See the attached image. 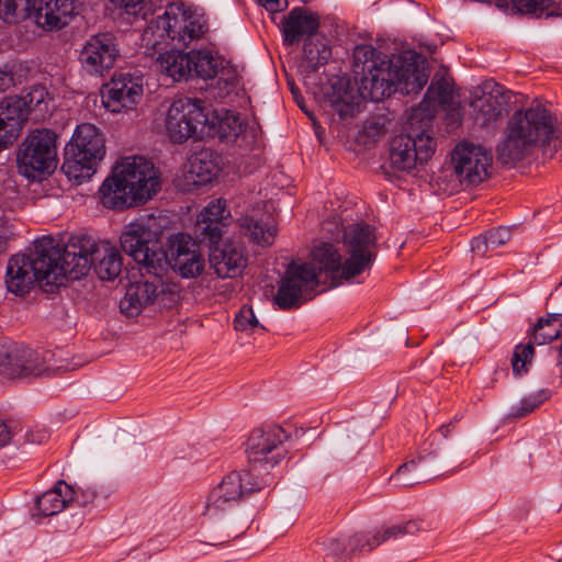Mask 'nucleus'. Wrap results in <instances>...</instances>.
<instances>
[{
	"label": "nucleus",
	"instance_id": "f257e3e1",
	"mask_svg": "<svg viewBox=\"0 0 562 562\" xmlns=\"http://www.w3.org/2000/svg\"><path fill=\"white\" fill-rule=\"evenodd\" d=\"M358 91L362 99L380 102L394 92L417 93L427 83L429 74L425 59L412 52L386 59L371 45H358L353 50Z\"/></svg>",
	"mask_w": 562,
	"mask_h": 562
},
{
	"label": "nucleus",
	"instance_id": "f03ea898",
	"mask_svg": "<svg viewBox=\"0 0 562 562\" xmlns=\"http://www.w3.org/2000/svg\"><path fill=\"white\" fill-rule=\"evenodd\" d=\"M269 485L270 477L255 480L248 470L226 474L206 496L202 512L207 521L203 542L221 546L241 536L247 527V520L231 518L228 514L245 496Z\"/></svg>",
	"mask_w": 562,
	"mask_h": 562
},
{
	"label": "nucleus",
	"instance_id": "7ed1b4c3",
	"mask_svg": "<svg viewBox=\"0 0 562 562\" xmlns=\"http://www.w3.org/2000/svg\"><path fill=\"white\" fill-rule=\"evenodd\" d=\"M538 146L549 159L562 148L555 120L540 105L518 110L509 117L496 147L497 158L502 164H516L530 156Z\"/></svg>",
	"mask_w": 562,
	"mask_h": 562
},
{
	"label": "nucleus",
	"instance_id": "20e7f679",
	"mask_svg": "<svg viewBox=\"0 0 562 562\" xmlns=\"http://www.w3.org/2000/svg\"><path fill=\"white\" fill-rule=\"evenodd\" d=\"M159 177L151 161L139 156L122 158L99 192L105 207L123 210L147 202L159 189Z\"/></svg>",
	"mask_w": 562,
	"mask_h": 562
},
{
	"label": "nucleus",
	"instance_id": "39448f33",
	"mask_svg": "<svg viewBox=\"0 0 562 562\" xmlns=\"http://www.w3.org/2000/svg\"><path fill=\"white\" fill-rule=\"evenodd\" d=\"M375 241L372 226L363 222L355 223L344 234V245L348 254L344 263L337 249L327 243L316 246L312 258L318 270L330 278L333 284H339L340 280L349 281L371 267L375 257Z\"/></svg>",
	"mask_w": 562,
	"mask_h": 562
},
{
	"label": "nucleus",
	"instance_id": "423d86ee",
	"mask_svg": "<svg viewBox=\"0 0 562 562\" xmlns=\"http://www.w3.org/2000/svg\"><path fill=\"white\" fill-rule=\"evenodd\" d=\"M65 281L61 249L53 238H42L31 256L14 255L9 259L5 284L8 291L24 295L35 282L40 286H59Z\"/></svg>",
	"mask_w": 562,
	"mask_h": 562
},
{
	"label": "nucleus",
	"instance_id": "0eeeda50",
	"mask_svg": "<svg viewBox=\"0 0 562 562\" xmlns=\"http://www.w3.org/2000/svg\"><path fill=\"white\" fill-rule=\"evenodd\" d=\"M65 279L78 280L93 266L101 280L112 281L122 271L120 251L109 243L98 244L85 235L71 236L61 249Z\"/></svg>",
	"mask_w": 562,
	"mask_h": 562
},
{
	"label": "nucleus",
	"instance_id": "6e6552de",
	"mask_svg": "<svg viewBox=\"0 0 562 562\" xmlns=\"http://www.w3.org/2000/svg\"><path fill=\"white\" fill-rule=\"evenodd\" d=\"M122 249L138 265L140 276L165 277L168 272L167 252L154 218L127 224L120 237Z\"/></svg>",
	"mask_w": 562,
	"mask_h": 562
},
{
	"label": "nucleus",
	"instance_id": "1a4fd4ad",
	"mask_svg": "<svg viewBox=\"0 0 562 562\" xmlns=\"http://www.w3.org/2000/svg\"><path fill=\"white\" fill-rule=\"evenodd\" d=\"M209 26L206 20L196 11L182 3H172L164 14L154 19L144 32L147 45L156 47L165 41L175 45L189 46L204 37Z\"/></svg>",
	"mask_w": 562,
	"mask_h": 562
},
{
	"label": "nucleus",
	"instance_id": "9d476101",
	"mask_svg": "<svg viewBox=\"0 0 562 562\" xmlns=\"http://www.w3.org/2000/svg\"><path fill=\"white\" fill-rule=\"evenodd\" d=\"M104 155L103 134L95 125L82 123L77 126L71 140L66 146L61 169L69 180L82 183L94 175Z\"/></svg>",
	"mask_w": 562,
	"mask_h": 562
},
{
	"label": "nucleus",
	"instance_id": "9b49d317",
	"mask_svg": "<svg viewBox=\"0 0 562 562\" xmlns=\"http://www.w3.org/2000/svg\"><path fill=\"white\" fill-rule=\"evenodd\" d=\"M56 135L49 130L30 133L16 154L18 171L30 180H38L56 168Z\"/></svg>",
	"mask_w": 562,
	"mask_h": 562
},
{
	"label": "nucleus",
	"instance_id": "f8f14e48",
	"mask_svg": "<svg viewBox=\"0 0 562 562\" xmlns=\"http://www.w3.org/2000/svg\"><path fill=\"white\" fill-rule=\"evenodd\" d=\"M210 121L204 101L179 98L175 100L166 114L165 128L173 143H183L189 138H199Z\"/></svg>",
	"mask_w": 562,
	"mask_h": 562
},
{
	"label": "nucleus",
	"instance_id": "ddd939ff",
	"mask_svg": "<svg viewBox=\"0 0 562 562\" xmlns=\"http://www.w3.org/2000/svg\"><path fill=\"white\" fill-rule=\"evenodd\" d=\"M435 148L436 140L427 131L396 135L390 144V166L397 171L414 172L428 162Z\"/></svg>",
	"mask_w": 562,
	"mask_h": 562
},
{
	"label": "nucleus",
	"instance_id": "4468645a",
	"mask_svg": "<svg viewBox=\"0 0 562 562\" xmlns=\"http://www.w3.org/2000/svg\"><path fill=\"white\" fill-rule=\"evenodd\" d=\"M312 263L289 265L284 276L279 283L278 292L274 296V303L281 310L296 308L305 301V293L319 284L318 276L322 271Z\"/></svg>",
	"mask_w": 562,
	"mask_h": 562
},
{
	"label": "nucleus",
	"instance_id": "2eb2a0df",
	"mask_svg": "<svg viewBox=\"0 0 562 562\" xmlns=\"http://www.w3.org/2000/svg\"><path fill=\"white\" fill-rule=\"evenodd\" d=\"M451 164L459 183L469 187L482 183L491 176L493 157L485 147L463 142L454 147Z\"/></svg>",
	"mask_w": 562,
	"mask_h": 562
},
{
	"label": "nucleus",
	"instance_id": "dca6fc26",
	"mask_svg": "<svg viewBox=\"0 0 562 562\" xmlns=\"http://www.w3.org/2000/svg\"><path fill=\"white\" fill-rule=\"evenodd\" d=\"M288 434L280 426L256 428L249 435L246 442L248 462L254 467L273 468L285 454L282 443L288 439Z\"/></svg>",
	"mask_w": 562,
	"mask_h": 562
},
{
	"label": "nucleus",
	"instance_id": "f3484780",
	"mask_svg": "<svg viewBox=\"0 0 562 562\" xmlns=\"http://www.w3.org/2000/svg\"><path fill=\"white\" fill-rule=\"evenodd\" d=\"M510 92L493 80H487L471 91L470 106L475 122L490 125L508 110Z\"/></svg>",
	"mask_w": 562,
	"mask_h": 562
},
{
	"label": "nucleus",
	"instance_id": "a211bd4d",
	"mask_svg": "<svg viewBox=\"0 0 562 562\" xmlns=\"http://www.w3.org/2000/svg\"><path fill=\"white\" fill-rule=\"evenodd\" d=\"M168 269L171 268L182 278H196L204 270V258L200 246L188 234L178 233L169 238L167 254Z\"/></svg>",
	"mask_w": 562,
	"mask_h": 562
},
{
	"label": "nucleus",
	"instance_id": "6ab92c4d",
	"mask_svg": "<svg viewBox=\"0 0 562 562\" xmlns=\"http://www.w3.org/2000/svg\"><path fill=\"white\" fill-rule=\"evenodd\" d=\"M46 369L45 356L36 350L16 345L0 350V373L10 379L40 375Z\"/></svg>",
	"mask_w": 562,
	"mask_h": 562
},
{
	"label": "nucleus",
	"instance_id": "aec40b11",
	"mask_svg": "<svg viewBox=\"0 0 562 562\" xmlns=\"http://www.w3.org/2000/svg\"><path fill=\"white\" fill-rule=\"evenodd\" d=\"M119 56L112 34L103 33L91 36L80 50L79 60L90 75L102 76L110 70Z\"/></svg>",
	"mask_w": 562,
	"mask_h": 562
},
{
	"label": "nucleus",
	"instance_id": "412c9836",
	"mask_svg": "<svg viewBox=\"0 0 562 562\" xmlns=\"http://www.w3.org/2000/svg\"><path fill=\"white\" fill-rule=\"evenodd\" d=\"M143 97L142 78L133 77L130 74H121L112 78L102 94L104 106L119 113L123 110L133 109Z\"/></svg>",
	"mask_w": 562,
	"mask_h": 562
},
{
	"label": "nucleus",
	"instance_id": "4be33fe9",
	"mask_svg": "<svg viewBox=\"0 0 562 562\" xmlns=\"http://www.w3.org/2000/svg\"><path fill=\"white\" fill-rule=\"evenodd\" d=\"M143 280L131 283L124 297L120 301L121 312L126 316H137L148 305L153 304L159 293L164 292V277L142 276Z\"/></svg>",
	"mask_w": 562,
	"mask_h": 562
},
{
	"label": "nucleus",
	"instance_id": "5701e85b",
	"mask_svg": "<svg viewBox=\"0 0 562 562\" xmlns=\"http://www.w3.org/2000/svg\"><path fill=\"white\" fill-rule=\"evenodd\" d=\"M210 265L220 278H236L246 268L247 258L241 245L229 241L211 250Z\"/></svg>",
	"mask_w": 562,
	"mask_h": 562
},
{
	"label": "nucleus",
	"instance_id": "b1692460",
	"mask_svg": "<svg viewBox=\"0 0 562 562\" xmlns=\"http://www.w3.org/2000/svg\"><path fill=\"white\" fill-rule=\"evenodd\" d=\"M319 27L318 18L302 8H294L283 19L282 33L285 45L292 46L302 37L314 38Z\"/></svg>",
	"mask_w": 562,
	"mask_h": 562
},
{
	"label": "nucleus",
	"instance_id": "393cba45",
	"mask_svg": "<svg viewBox=\"0 0 562 562\" xmlns=\"http://www.w3.org/2000/svg\"><path fill=\"white\" fill-rule=\"evenodd\" d=\"M80 0H33L37 8L36 23L46 29H60L68 23Z\"/></svg>",
	"mask_w": 562,
	"mask_h": 562
},
{
	"label": "nucleus",
	"instance_id": "a878e982",
	"mask_svg": "<svg viewBox=\"0 0 562 562\" xmlns=\"http://www.w3.org/2000/svg\"><path fill=\"white\" fill-rule=\"evenodd\" d=\"M191 52L170 49L161 53L155 61L156 68L172 81H182L191 78Z\"/></svg>",
	"mask_w": 562,
	"mask_h": 562
},
{
	"label": "nucleus",
	"instance_id": "bb28decb",
	"mask_svg": "<svg viewBox=\"0 0 562 562\" xmlns=\"http://www.w3.org/2000/svg\"><path fill=\"white\" fill-rule=\"evenodd\" d=\"M74 488L59 481L56 485L43 493L36 499L37 515L48 517L60 513L72 499Z\"/></svg>",
	"mask_w": 562,
	"mask_h": 562
},
{
	"label": "nucleus",
	"instance_id": "cd10ccee",
	"mask_svg": "<svg viewBox=\"0 0 562 562\" xmlns=\"http://www.w3.org/2000/svg\"><path fill=\"white\" fill-rule=\"evenodd\" d=\"M217 171V157L209 149L200 150L189 159L188 175L193 184L210 182Z\"/></svg>",
	"mask_w": 562,
	"mask_h": 562
},
{
	"label": "nucleus",
	"instance_id": "c85d7f7f",
	"mask_svg": "<svg viewBox=\"0 0 562 562\" xmlns=\"http://www.w3.org/2000/svg\"><path fill=\"white\" fill-rule=\"evenodd\" d=\"M25 102L19 97H8L0 101V127L20 135L26 120Z\"/></svg>",
	"mask_w": 562,
	"mask_h": 562
},
{
	"label": "nucleus",
	"instance_id": "c756f323",
	"mask_svg": "<svg viewBox=\"0 0 562 562\" xmlns=\"http://www.w3.org/2000/svg\"><path fill=\"white\" fill-rule=\"evenodd\" d=\"M330 56L331 49L324 37L306 38L303 47L302 67L314 72L325 65Z\"/></svg>",
	"mask_w": 562,
	"mask_h": 562
},
{
	"label": "nucleus",
	"instance_id": "7c9ffc66",
	"mask_svg": "<svg viewBox=\"0 0 562 562\" xmlns=\"http://www.w3.org/2000/svg\"><path fill=\"white\" fill-rule=\"evenodd\" d=\"M426 530L424 520L414 519L402 524L383 526L381 529L372 533V546H380L389 540H396L403 536H414L419 531Z\"/></svg>",
	"mask_w": 562,
	"mask_h": 562
},
{
	"label": "nucleus",
	"instance_id": "2f4dec72",
	"mask_svg": "<svg viewBox=\"0 0 562 562\" xmlns=\"http://www.w3.org/2000/svg\"><path fill=\"white\" fill-rule=\"evenodd\" d=\"M191 61V77L195 76L204 80L214 78L223 65L220 57L207 50H192Z\"/></svg>",
	"mask_w": 562,
	"mask_h": 562
},
{
	"label": "nucleus",
	"instance_id": "473e14b6",
	"mask_svg": "<svg viewBox=\"0 0 562 562\" xmlns=\"http://www.w3.org/2000/svg\"><path fill=\"white\" fill-rule=\"evenodd\" d=\"M37 8L33 0H0V19L7 23H15L26 18L36 21Z\"/></svg>",
	"mask_w": 562,
	"mask_h": 562
},
{
	"label": "nucleus",
	"instance_id": "72a5a7b5",
	"mask_svg": "<svg viewBox=\"0 0 562 562\" xmlns=\"http://www.w3.org/2000/svg\"><path fill=\"white\" fill-rule=\"evenodd\" d=\"M532 338L537 345H546L562 338V314H550L546 318H539L533 327Z\"/></svg>",
	"mask_w": 562,
	"mask_h": 562
},
{
	"label": "nucleus",
	"instance_id": "f704fd0d",
	"mask_svg": "<svg viewBox=\"0 0 562 562\" xmlns=\"http://www.w3.org/2000/svg\"><path fill=\"white\" fill-rule=\"evenodd\" d=\"M428 458L419 457L417 460L405 462L396 470L393 479L403 486H413L427 479L426 468Z\"/></svg>",
	"mask_w": 562,
	"mask_h": 562
},
{
	"label": "nucleus",
	"instance_id": "c9c22d12",
	"mask_svg": "<svg viewBox=\"0 0 562 562\" xmlns=\"http://www.w3.org/2000/svg\"><path fill=\"white\" fill-rule=\"evenodd\" d=\"M240 227L256 244L263 247L270 246L277 235V227L273 224H262L249 216L240 218Z\"/></svg>",
	"mask_w": 562,
	"mask_h": 562
},
{
	"label": "nucleus",
	"instance_id": "e433bc0d",
	"mask_svg": "<svg viewBox=\"0 0 562 562\" xmlns=\"http://www.w3.org/2000/svg\"><path fill=\"white\" fill-rule=\"evenodd\" d=\"M216 119L217 132L222 139L234 140L243 132V123L236 113L226 111Z\"/></svg>",
	"mask_w": 562,
	"mask_h": 562
},
{
	"label": "nucleus",
	"instance_id": "4c0bfd02",
	"mask_svg": "<svg viewBox=\"0 0 562 562\" xmlns=\"http://www.w3.org/2000/svg\"><path fill=\"white\" fill-rule=\"evenodd\" d=\"M520 12L538 18H549L555 14L552 0H515Z\"/></svg>",
	"mask_w": 562,
	"mask_h": 562
},
{
	"label": "nucleus",
	"instance_id": "58836bf2",
	"mask_svg": "<svg viewBox=\"0 0 562 562\" xmlns=\"http://www.w3.org/2000/svg\"><path fill=\"white\" fill-rule=\"evenodd\" d=\"M229 216V211L226 209V203L222 199L211 201L198 215V220L203 222H218L223 223Z\"/></svg>",
	"mask_w": 562,
	"mask_h": 562
},
{
	"label": "nucleus",
	"instance_id": "ea45409f",
	"mask_svg": "<svg viewBox=\"0 0 562 562\" xmlns=\"http://www.w3.org/2000/svg\"><path fill=\"white\" fill-rule=\"evenodd\" d=\"M532 357L533 347L531 344L518 345L515 348L512 359L513 372L516 375H520L522 372H527V364L531 361Z\"/></svg>",
	"mask_w": 562,
	"mask_h": 562
},
{
	"label": "nucleus",
	"instance_id": "a19ab883",
	"mask_svg": "<svg viewBox=\"0 0 562 562\" xmlns=\"http://www.w3.org/2000/svg\"><path fill=\"white\" fill-rule=\"evenodd\" d=\"M48 91L44 86L36 85L30 88L24 97H19L25 102V114L30 111L42 109V105L46 103Z\"/></svg>",
	"mask_w": 562,
	"mask_h": 562
},
{
	"label": "nucleus",
	"instance_id": "79ce46f5",
	"mask_svg": "<svg viewBox=\"0 0 562 562\" xmlns=\"http://www.w3.org/2000/svg\"><path fill=\"white\" fill-rule=\"evenodd\" d=\"M234 326L236 330L252 333L257 327L263 328L252 308L250 306H243L234 318Z\"/></svg>",
	"mask_w": 562,
	"mask_h": 562
},
{
	"label": "nucleus",
	"instance_id": "37998d69",
	"mask_svg": "<svg viewBox=\"0 0 562 562\" xmlns=\"http://www.w3.org/2000/svg\"><path fill=\"white\" fill-rule=\"evenodd\" d=\"M330 104L342 119L351 117L358 112V103L347 91L342 95L333 97Z\"/></svg>",
	"mask_w": 562,
	"mask_h": 562
},
{
	"label": "nucleus",
	"instance_id": "c03bdc74",
	"mask_svg": "<svg viewBox=\"0 0 562 562\" xmlns=\"http://www.w3.org/2000/svg\"><path fill=\"white\" fill-rule=\"evenodd\" d=\"M549 398V392L541 390L536 394L526 396L521 401V405L514 413L516 417H524L533 412L539 405Z\"/></svg>",
	"mask_w": 562,
	"mask_h": 562
},
{
	"label": "nucleus",
	"instance_id": "a18cd8bd",
	"mask_svg": "<svg viewBox=\"0 0 562 562\" xmlns=\"http://www.w3.org/2000/svg\"><path fill=\"white\" fill-rule=\"evenodd\" d=\"M324 551L333 558L344 557L350 553L348 540L340 537H327L322 541Z\"/></svg>",
	"mask_w": 562,
	"mask_h": 562
},
{
	"label": "nucleus",
	"instance_id": "49530a36",
	"mask_svg": "<svg viewBox=\"0 0 562 562\" xmlns=\"http://www.w3.org/2000/svg\"><path fill=\"white\" fill-rule=\"evenodd\" d=\"M223 226L224 224L218 222H203L201 220H198L196 222V227L200 235L204 239H207L210 243H216L220 240L223 233Z\"/></svg>",
	"mask_w": 562,
	"mask_h": 562
},
{
	"label": "nucleus",
	"instance_id": "de8ad7c7",
	"mask_svg": "<svg viewBox=\"0 0 562 562\" xmlns=\"http://www.w3.org/2000/svg\"><path fill=\"white\" fill-rule=\"evenodd\" d=\"M372 542L371 533H356L348 539V546L350 549V553L361 552L363 549H368L369 551L373 550L378 546L370 544Z\"/></svg>",
	"mask_w": 562,
	"mask_h": 562
},
{
	"label": "nucleus",
	"instance_id": "09e8293b",
	"mask_svg": "<svg viewBox=\"0 0 562 562\" xmlns=\"http://www.w3.org/2000/svg\"><path fill=\"white\" fill-rule=\"evenodd\" d=\"M97 497L95 490L88 484L79 486L77 490H74V496L71 502L77 503L80 506H87L91 504Z\"/></svg>",
	"mask_w": 562,
	"mask_h": 562
},
{
	"label": "nucleus",
	"instance_id": "8fccbe9b",
	"mask_svg": "<svg viewBox=\"0 0 562 562\" xmlns=\"http://www.w3.org/2000/svg\"><path fill=\"white\" fill-rule=\"evenodd\" d=\"M485 235L490 241L491 249H495L505 245L510 239L512 232L508 227H498L496 229L490 231Z\"/></svg>",
	"mask_w": 562,
	"mask_h": 562
},
{
	"label": "nucleus",
	"instance_id": "3c124183",
	"mask_svg": "<svg viewBox=\"0 0 562 562\" xmlns=\"http://www.w3.org/2000/svg\"><path fill=\"white\" fill-rule=\"evenodd\" d=\"M258 2L271 13L281 12L288 8L286 0H258Z\"/></svg>",
	"mask_w": 562,
	"mask_h": 562
},
{
	"label": "nucleus",
	"instance_id": "603ef678",
	"mask_svg": "<svg viewBox=\"0 0 562 562\" xmlns=\"http://www.w3.org/2000/svg\"><path fill=\"white\" fill-rule=\"evenodd\" d=\"M491 249L490 241L486 235L479 236L472 239L471 241V250L477 254L483 255L486 250Z\"/></svg>",
	"mask_w": 562,
	"mask_h": 562
},
{
	"label": "nucleus",
	"instance_id": "864d4df0",
	"mask_svg": "<svg viewBox=\"0 0 562 562\" xmlns=\"http://www.w3.org/2000/svg\"><path fill=\"white\" fill-rule=\"evenodd\" d=\"M18 137V134L0 127V151L9 148Z\"/></svg>",
	"mask_w": 562,
	"mask_h": 562
},
{
	"label": "nucleus",
	"instance_id": "5fc2aeb1",
	"mask_svg": "<svg viewBox=\"0 0 562 562\" xmlns=\"http://www.w3.org/2000/svg\"><path fill=\"white\" fill-rule=\"evenodd\" d=\"M12 237L13 232L9 227L0 225V255L7 251Z\"/></svg>",
	"mask_w": 562,
	"mask_h": 562
},
{
	"label": "nucleus",
	"instance_id": "6e6d98bb",
	"mask_svg": "<svg viewBox=\"0 0 562 562\" xmlns=\"http://www.w3.org/2000/svg\"><path fill=\"white\" fill-rule=\"evenodd\" d=\"M13 86V74L9 70H0V92H4Z\"/></svg>",
	"mask_w": 562,
	"mask_h": 562
},
{
	"label": "nucleus",
	"instance_id": "4d7b16f0",
	"mask_svg": "<svg viewBox=\"0 0 562 562\" xmlns=\"http://www.w3.org/2000/svg\"><path fill=\"white\" fill-rule=\"evenodd\" d=\"M11 439L8 426L0 419V447L5 446Z\"/></svg>",
	"mask_w": 562,
	"mask_h": 562
},
{
	"label": "nucleus",
	"instance_id": "13d9d810",
	"mask_svg": "<svg viewBox=\"0 0 562 562\" xmlns=\"http://www.w3.org/2000/svg\"><path fill=\"white\" fill-rule=\"evenodd\" d=\"M111 2L124 8H135L137 4L142 3L143 0H111Z\"/></svg>",
	"mask_w": 562,
	"mask_h": 562
},
{
	"label": "nucleus",
	"instance_id": "bf43d9fd",
	"mask_svg": "<svg viewBox=\"0 0 562 562\" xmlns=\"http://www.w3.org/2000/svg\"><path fill=\"white\" fill-rule=\"evenodd\" d=\"M451 426H452V422L451 423H448L446 425H442L440 428H439V432L441 434V436L443 438H448L450 432H451Z\"/></svg>",
	"mask_w": 562,
	"mask_h": 562
},
{
	"label": "nucleus",
	"instance_id": "052dcab7",
	"mask_svg": "<svg viewBox=\"0 0 562 562\" xmlns=\"http://www.w3.org/2000/svg\"><path fill=\"white\" fill-rule=\"evenodd\" d=\"M558 364L562 367V344L561 347L559 348Z\"/></svg>",
	"mask_w": 562,
	"mask_h": 562
},
{
	"label": "nucleus",
	"instance_id": "680f3d73",
	"mask_svg": "<svg viewBox=\"0 0 562 562\" xmlns=\"http://www.w3.org/2000/svg\"><path fill=\"white\" fill-rule=\"evenodd\" d=\"M451 459V456L450 454H447L442 458V461L443 462H448L449 460Z\"/></svg>",
	"mask_w": 562,
	"mask_h": 562
},
{
	"label": "nucleus",
	"instance_id": "e2e57ef3",
	"mask_svg": "<svg viewBox=\"0 0 562 562\" xmlns=\"http://www.w3.org/2000/svg\"><path fill=\"white\" fill-rule=\"evenodd\" d=\"M445 101H446V97L440 93V102H445Z\"/></svg>",
	"mask_w": 562,
	"mask_h": 562
},
{
	"label": "nucleus",
	"instance_id": "0e129e2a",
	"mask_svg": "<svg viewBox=\"0 0 562 562\" xmlns=\"http://www.w3.org/2000/svg\"><path fill=\"white\" fill-rule=\"evenodd\" d=\"M303 3H307L310 2L311 0H301Z\"/></svg>",
	"mask_w": 562,
	"mask_h": 562
},
{
	"label": "nucleus",
	"instance_id": "69168bd1",
	"mask_svg": "<svg viewBox=\"0 0 562 562\" xmlns=\"http://www.w3.org/2000/svg\"><path fill=\"white\" fill-rule=\"evenodd\" d=\"M457 420H459V417L454 416L453 422H457Z\"/></svg>",
	"mask_w": 562,
	"mask_h": 562
}]
</instances>
